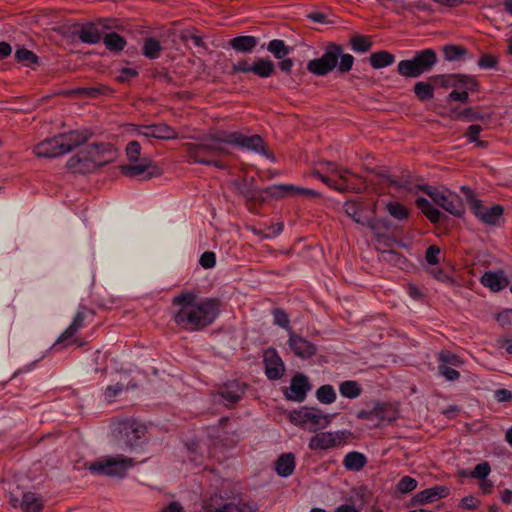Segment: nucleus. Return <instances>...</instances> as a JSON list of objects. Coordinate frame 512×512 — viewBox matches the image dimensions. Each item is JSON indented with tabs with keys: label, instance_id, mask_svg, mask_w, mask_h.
<instances>
[{
	"label": "nucleus",
	"instance_id": "1",
	"mask_svg": "<svg viewBox=\"0 0 512 512\" xmlns=\"http://www.w3.org/2000/svg\"><path fill=\"white\" fill-rule=\"evenodd\" d=\"M171 305L173 321L186 331H199L210 326L219 316L221 309L218 298H202L191 290H184L175 295Z\"/></svg>",
	"mask_w": 512,
	"mask_h": 512
},
{
	"label": "nucleus",
	"instance_id": "2",
	"mask_svg": "<svg viewBox=\"0 0 512 512\" xmlns=\"http://www.w3.org/2000/svg\"><path fill=\"white\" fill-rule=\"evenodd\" d=\"M226 145H229L227 131H218L201 137L197 143H187L185 146L193 163L223 169L225 164L216 158L228 154Z\"/></svg>",
	"mask_w": 512,
	"mask_h": 512
},
{
	"label": "nucleus",
	"instance_id": "3",
	"mask_svg": "<svg viewBox=\"0 0 512 512\" xmlns=\"http://www.w3.org/2000/svg\"><path fill=\"white\" fill-rule=\"evenodd\" d=\"M89 137L90 133L87 131L74 130L43 140L34 147L33 151L37 157L55 158L85 143Z\"/></svg>",
	"mask_w": 512,
	"mask_h": 512
},
{
	"label": "nucleus",
	"instance_id": "4",
	"mask_svg": "<svg viewBox=\"0 0 512 512\" xmlns=\"http://www.w3.org/2000/svg\"><path fill=\"white\" fill-rule=\"evenodd\" d=\"M353 63L354 57L351 54H343L341 46L330 44L320 58L307 63V70L314 75L325 76L338 67L341 73H345L352 69Z\"/></svg>",
	"mask_w": 512,
	"mask_h": 512
},
{
	"label": "nucleus",
	"instance_id": "5",
	"mask_svg": "<svg viewBox=\"0 0 512 512\" xmlns=\"http://www.w3.org/2000/svg\"><path fill=\"white\" fill-rule=\"evenodd\" d=\"M437 63V55L432 49H424L415 53L414 57L398 63V73L408 78H417L429 72Z\"/></svg>",
	"mask_w": 512,
	"mask_h": 512
},
{
	"label": "nucleus",
	"instance_id": "6",
	"mask_svg": "<svg viewBox=\"0 0 512 512\" xmlns=\"http://www.w3.org/2000/svg\"><path fill=\"white\" fill-rule=\"evenodd\" d=\"M290 421L310 432L324 429L330 425L332 416L317 407H301L289 414Z\"/></svg>",
	"mask_w": 512,
	"mask_h": 512
},
{
	"label": "nucleus",
	"instance_id": "7",
	"mask_svg": "<svg viewBox=\"0 0 512 512\" xmlns=\"http://www.w3.org/2000/svg\"><path fill=\"white\" fill-rule=\"evenodd\" d=\"M135 465L134 459L123 455L106 456L89 465L93 474L122 478Z\"/></svg>",
	"mask_w": 512,
	"mask_h": 512
},
{
	"label": "nucleus",
	"instance_id": "8",
	"mask_svg": "<svg viewBox=\"0 0 512 512\" xmlns=\"http://www.w3.org/2000/svg\"><path fill=\"white\" fill-rule=\"evenodd\" d=\"M351 436L352 432L350 430L319 432L310 438L308 446L311 450L340 448L347 444Z\"/></svg>",
	"mask_w": 512,
	"mask_h": 512
},
{
	"label": "nucleus",
	"instance_id": "9",
	"mask_svg": "<svg viewBox=\"0 0 512 512\" xmlns=\"http://www.w3.org/2000/svg\"><path fill=\"white\" fill-rule=\"evenodd\" d=\"M420 189L428 194L436 205L450 214L461 216L464 213L463 202L456 193L449 190L440 191L429 186H421Z\"/></svg>",
	"mask_w": 512,
	"mask_h": 512
},
{
	"label": "nucleus",
	"instance_id": "10",
	"mask_svg": "<svg viewBox=\"0 0 512 512\" xmlns=\"http://www.w3.org/2000/svg\"><path fill=\"white\" fill-rule=\"evenodd\" d=\"M94 311L89 309L84 305H80L77 309V312L67 327V329L59 336L57 342L54 346L59 344H63L64 346H69L73 343H76L77 339H75V335L79 330H81L85 326V322L88 318H93Z\"/></svg>",
	"mask_w": 512,
	"mask_h": 512
},
{
	"label": "nucleus",
	"instance_id": "11",
	"mask_svg": "<svg viewBox=\"0 0 512 512\" xmlns=\"http://www.w3.org/2000/svg\"><path fill=\"white\" fill-rule=\"evenodd\" d=\"M119 441L128 449L140 444L146 434V427L136 420H125L119 424Z\"/></svg>",
	"mask_w": 512,
	"mask_h": 512
},
{
	"label": "nucleus",
	"instance_id": "12",
	"mask_svg": "<svg viewBox=\"0 0 512 512\" xmlns=\"http://www.w3.org/2000/svg\"><path fill=\"white\" fill-rule=\"evenodd\" d=\"M358 419L375 422L380 425L383 422H393L397 419L396 409L387 403L377 402L370 410H360L356 414Z\"/></svg>",
	"mask_w": 512,
	"mask_h": 512
},
{
	"label": "nucleus",
	"instance_id": "13",
	"mask_svg": "<svg viewBox=\"0 0 512 512\" xmlns=\"http://www.w3.org/2000/svg\"><path fill=\"white\" fill-rule=\"evenodd\" d=\"M227 136L230 145L239 146L255 153L267 155L264 140L259 135L246 136L237 131H227Z\"/></svg>",
	"mask_w": 512,
	"mask_h": 512
},
{
	"label": "nucleus",
	"instance_id": "14",
	"mask_svg": "<svg viewBox=\"0 0 512 512\" xmlns=\"http://www.w3.org/2000/svg\"><path fill=\"white\" fill-rule=\"evenodd\" d=\"M471 210L474 215L483 223L487 225H496L503 215L504 209L501 205L496 204L490 208L482 205L481 201L471 197L470 199Z\"/></svg>",
	"mask_w": 512,
	"mask_h": 512
},
{
	"label": "nucleus",
	"instance_id": "15",
	"mask_svg": "<svg viewBox=\"0 0 512 512\" xmlns=\"http://www.w3.org/2000/svg\"><path fill=\"white\" fill-rule=\"evenodd\" d=\"M263 362L268 379L279 380L284 375V362L274 348H268L264 351Z\"/></svg>",
	"mask_w": 512,
	"mask_h": 512
},
{
	"label": "nucleus",
	"instance_id": "16",
	"mask_svg": "<svg viewBox=\"0 0 512 512\" xmlns=\"http://www.w3.org/2000/svg\"><path fill=\"white\" fill-rule=\"evenodd\" d=\"M139 136L146 138H156L160 140H172L179 137L178 132L165 123L140 126L136 130Z\"/></svg>",
	"mask_w": 512,
	"mask_h": 512
},
{
	"label": "nucleus",
	"instance_id": "17",
	"mask_svg": "<svg viewBox=\"0 0 512 512\" xmlns=\"http://www.w3.org/2000/svg\"><path fill=\"white\" fill-rule=\"evenodd\" d=\"M84 150L90 161L95 162V169L110 163L115 156L112 145L107 143L91 144Z\"/></svg>",
	"mask_w": 512,
	"mask_h": 512
},
{
	"label": "nucleus",
	"instance_id": "18",
	"mask_svg": "<svg viewBox=\"0 0 512 512\" xmlns=\"http://www.w3.org/2000/svg\"><path fill=\"white\" fill-rule=\"evenodd\" d=\"M288 345L293 353L302 359L311 358L317 352V348L312 342L293 331H289Z\"/></svg>",
	"mask_w": 512,
	"mask_h": 512
},
{
	"label": "nucleus",
	"instance_id": "19",
	"mask_svg": "<svg viewBox=\"0 0 512 512\" xmlns=\"http://www.w3.org/2000/svg\"><path fill=\"white\" fill-rule=\"evenodd\" d=\"M120 169L121 173L128 177H138L146 174L145 179H150L161 173L160 169L153 165L152 161L149 159H143L142 162L138 164L122 165Z\"/></svg>",
	"mask_w": 512,
	"mask_h": 512
},
{
	"label": "nucleus",
	"instance_id": "20",
	"mask_svg": "<svg viewBox=\"0 0 512 512\" xmlns=\"http://www.w3.org/2000/svg\"><path fill=\"white\" fill-rule=\"evenodd\" d=\"M310 388L308 378L303 374H296L285 392V397L289 400L302 402Z\"/></svg>",
	"mask_w": 512,
	"mask_h": 512
},
{
	"label": "nucleus",
	"instance_id": "21",
	"mask_svg": "<svg viewBox=\"0 0 512 512\" xmlns=\"http://www.w3.org/2000/svg\"><path fill=\"white\" fill-rule=\"evenodd\" d=\"M9 502L13 508L20 507L23 512H40L43 508L42 498L32 492L23 494L21 501L10 493Z\"/></svg>",
	"mask_w": 512,
	"mask_h": 512
},
{
	"label": "nucleus",
	"instance_id": "22",
	"mask_svg": "<svg viewBox=\"0 0 512 512\" xmlns=\"http://www.w3.org/2000/svg\"><path fill=\"white\" fill-rule=\"evenodd\" d=\"M449 489L446 486L438 485L424 489L416 493L412 499V505H424L432 503L438 499L445 498L449 495Z\"/></svg>",
	"mask_w": 512,
	"mask_h": 512
},
{
	"label": "nucleus",
	"instance_id": "23",
	"mask_svg": "<svg viewBox=\"0 0 512 512\" xmlns=\"http://www.w3.org/2000/svg\"><path fill=\"white\" fill-rule=\"evenodd\" d=\"M66 167L72 173H90L95 170V162L90 161L85 150H81L76 155L69 158Z\"/></svg>",
	"mask_w": 512,
	"mask_h": 512
},
{
	"label": "nucleus",
	"instance_id": "24",
	"mask_svg": "<svg viewBox=\"0 0 512 512\" xmlns=\"http://www.w3.org/2000/svg\"><path fill=\"white\" fill-rule=\"evenodd\" d=\"M481 283L491 291L498 292L508 286L509 279L502 270L488 271L482 275Z\"/></svg>",
	"mask_w": 512,
	"mask_h": 512
},
{
	"label": "nucleus",
	"instance_id": "25",
	"mask_svg": "<svg viewBox=\"0 0 512 512\" xmlns=\"http://www.w3.org/2000/svg\"><path fill=\"white\" fill-rule=\"evenodd\" d=\"M269 191L273 196L289 195H300L306 197H318L320 194L313 189L303 188L291 184H280L274 185L269 188Z\"/></svg>",
	"mask_w": 512,
	"mask_h": 512
},
{
	"label": "nucleus",
	"instance_id": "26",
	"mask_svg": "<svg viewBox=\"0 0 512 512\" xmlns=\"http://www.w3.org/2000/svg\"><path fill=\"white\" fill-rule=\"evenodd\" d=\"M345 214L360 225H365L368 215L366 207L355 201H347L343 206Z\"/></svg>",
	"mask_w": 512,
	"mask_h": 512
},
{
	"label": "nucleus",
	"instance_id": "27",
	"mask_svg": "<svg viewBox=\"0 0 512 512\" xmlns=\"http://www.w3.org/2000/svg\"><path fill=\"white\" fill-rule=\"evenodd\" d=\"M295 469V457L292 453L282 454L275 463V470L281 477L290 476Z\"/></svg>",
	"mask_w": 512,
	"mask_h": 512
},
{
	"label": "nucleus",
	"instance_id": "28",
	"mask_svg": "<svg viewBox=\"0 0 512 512\" xmlns=\"http://www.w3.org/2000/svg\"><path fill=\"white\" fill-rule=\"evenodd\" d=\"M77 34L78 38L87 44H96L102 38L99 28L93 23L83 25Z\"/></svg>",
	"mask_w": 512,
	"mask_h": 512
},
{
	"label": "nucleus",
	"instance_id": "29",
	"mask_svg": "<svg viewBox=\"0 0 512 512\" xmlns=\"http://www.w3.org/2000/svg\"><path fill=\"white\" fill-rule=\"evenodd\" d=\"M258 39L254 36H237L230 40V46L237 52H251L257 45Z\"/></svg>",
	"mask_w": 512,
	"mask_h": 512
},
{
	"label": "nucleus",
	"instance_id": "30",
	"mask_svg": "<svg viewBox=\"0 0 512 512\" xmlns=\"http://www.w3.org/2000/svg\"><path fill=\"white\" fill-rule=\"evenodd\" d=\"M365 225L377 238L385 237L391 228L389 221L380 218H372L370 216H368Z\"/></svg>",
	"mask_w": 512,
	"mask_h": 512
},
{
	"label": "nucleus",
	"instance_id": "31",
	"mask_svg": "<svg viewBox=\"0 0 512 512\" xmlns=\"http://www.w3.org/2000/svg\"><path fill=\"white\" fill-rule=\"evenodd\" d=\"M416 206L430 220L431 223L436 224L439 222L441 212L435 208L429 200L423 197H419L416 199Z\"/></svg>",
	"mask_w": 512,
	"mask_h": 512
},
{
	"label": "nucleus",
	"instance_id": "32",
	"mask_svg": "<svg viewBox=\"0 0 512 512\" xmlns=\"http://www.w3.org/2000/svg\"><path fill=\"white\" fill-rule=\"evenodd\" d=\"M366 462L367 460L364 454L352 451L345 456L343 465L347 470L359 471L365 466Z\"/></svg>",
	"mask_w": 512,
	"mask_h": 512
},
{
	"label": "nucleus",
	"instance_id": "33",
	"mask_svg": "<svg viewBox=\"0 0 512 512\" xmlns=\"http://www.w3.org/2000/svg\"><path fill=\"white\" fill-rule=\"evenodd\" d=\"M370 64L374 69H381L390 66L395 61V56L388 51L372 53L369 57Z\"/></svg>",
	"mask_w": 512,
	"mask_h": 512
},
{
	"label": "nucleus",
	"instance_id": "34",
	"mask_svg": "<svg viewBox=\"0 0 512 512\" xmlns=\"http://www.w3.org/2000/svg\"><path fill=\"white\" fill-rule=\"evenodd\" d=\"M257 505L254 503H226L221 507L211 510V512H256Z\"/></svg>",
	"mask_w": 512,
	"mask_h": 512
},
{
	"label": "nucleus",
	"instance_id": "35",
	"mask_svg": "<svg viewBox=\"0 0 512 512\" xmlns=\"http://www.w3.org/2000/svg\"><path fill=\"white\" fill-rule=\"evenodd\" d=\"M275 71L274 63L266 58H259L255 63H253V72L255 75L260 78H268Z\"/></svg>",
	"mask_w": 512,
	"mask_h": 512
},
{
	"label": "nucleus",
	"instance_id": "36",
	"mask_svg": "<svg viewBox=\"0 0 512 512\" xmlns=\"http://www.w3.org/2000/svg\"><path fill=\"white\" fill-rule=\"evenodd\" d=\"M340 394L348 399H355L362 393L361 386L354 380H346L339 385Z\"/></svg>",
	"mask_w": 512,
	"mask_h": 512
},
{
	"label": "nucleus",
	"instance_id": "37",
	"mask_svg": "<svg viewBox=\"0 0 512 512\" xmlns=\"http://www.w3.org/2000/svg\"><path fill=\"white\" fill-rule=\"evenodd\" d=\"M105 47L111 52L122 51L126 46L125 39L116 32L108 33L104 36Z\"/></svg>",
	"mask_w": 512,
	"mask_h": 512
},
{
	"label": "nucleus",
	"instance_id": "38",
	"mask_svg": "<svg viewBox=\"0 0 512 512\" xmlns=\"http://www.w3.org/2000/svg\"><path fill=\"white\" fill-rule=\"evenodd\" d=\"M267 50L276 58L282 59L289 55L292 48L287 46L283 40L274 39L268 43Z\"/></svg>",
	"mask_w": 512,
	"mask_h": 512
},
{
	"label": "nucleus",
	"instance_id": "39",
	"mask_svg": "<svg viewBox=\"0 0 512 512\" xmlns=\"http://www.w3.org/2000/svg\"><path fill=\"white\" fill-rule=\"evenodd\" d=\"M162 46L160 41L149 37L143 43V55L149 59H157L160 56Z\"/></svg>",
	"mask_w": 512,
	"mask_h": 512
},
{
	"label": "nucleus",
	"instance_id": "40",
	"mask_svg": "<svg viewBox=\"0 0 512 512\" xmlns=\"http://www.w3.org/2000/svg\"><path fill=\"white\" fill-rule=\"evenodd\" d=\"M316 398L322 404H331L336 400V392L332 385L326 384L316 390Z\"/></svg>",
	"mask_w": 512,
	"mask_h": 512
},
{
	"label": "nucleus",
	"instance_id": "41",
	"mask_svg": "<svg viewBox=\"0 0 512 512\" xmlns=\"http://www.w3.org/2000/svg\"><path fill=\"white\" fill-rule=\"evenodd\" d=\"M414 93L420 100H429L434 96V88L428 82H417L414 85Z\"/></svg>",
	"mask_w": 512,
	"mask_h": 512
},
{
	"label": "nucleus",
	"instance_id": "42",
	"mask_svg": "<svg viewBox=\"0 0 512 512\" xmlns=\"http://www.w3.org/2000/svg\"><path fill=\"white\" fill-rule=\"evenodd\" d=\"M387 212L397 220H404L408 217L407 208L399 202L390 201L386 204Z\"/></svg>",
	"mask_w": 512,
	"mask_h": 512
},
{
	"label": "nucleus",
	"instance_id": "43",
	"mask_svg": "<svg viewBox=\"0 0 512 512\" xmlns=\"http://www.w3.org/2000/svg\"><path fill=\"white\" fill-rule=\"evenodd\" d=\"M444 57L448 61H456L467 53V50L459 45H446L443 48Z\"/></svg>",
	"mask_w": 512,
	"mask_h": 512
},
{
	"label": "nucleus",
	"instance_id": "44",
	"mask_svg": "<svg viewBox=\"0 0 512 512\" xmlns=\"http://www.w3.org/2000/svg\"><path fill=\"white\" fill-rule=\"evenodd\" d=\"M15 58L18 62L27 66L36 64L38 62V57L36 54L26 48H20L16 50Z\"/></svg>",
	"mask_w": 512,
	"mask_h": 512
},
{
	"label": "nucleus",
	"instance_id": "45",
	"mask_svg": "<svg viewBox=\"0 0 512 512\" xmlns=\"http://www.w3.org/2000/svg\"><path fill=\"white\" fill-rule=\"evenodd\" d=\"M491 473V466L487 461H483L477 464L473 470L469 472V477L473 479H483L489 476Z\"/></svg>",
	"mask_w": 512,
	"mask_h": 512
},
{
	"label": "nucleus",
	"instance_id": "46",
	"mask_svg": "<svg viewBox=\"0 0 512 512\" xmlns=\"http://www.w3.org/2000/svg\"><path fill=\"white\" fill-rule=\"evenodd\" d=\"M351 47L355 52H366L371 48V41L367 36L357 35L351 39Z\"/></svg>",
	"mask_w": 512,
	"mask_h": 512
},
{
	"label": "nucleus",
	"instance_id": "47",
	"mask_svg": "<svg viewBox=\"0 0 512 512\" xmlns=\"http://www.w3.org/2000/svg\"><path fill=\"white\" fill-rule=\"evenodd\" d=\"M272 315L274 318V324L280 326L281 328L289 331H292L290 328V320L288 314L279 308L273 309Z\"/></svg>",
	"mask_w": 512,
	"mask_h": 512
},
{
	"label": "nucleus",
	"instance_id": "48",
	"mask_svg": "<svg viewBox=\"0 0 512 512\" xmlns=\"http://www.w3.org/2000/svg\"><path fill=\"white\" fill-rule=\"evenodd\" d=\"M417 485L418 482L415 478H412L410 476H404L398 481L396 487L400 493L407 494L415 490L417 488Z\"/></svg>",
	"mask_w": 512,
	"mask_h": 512
},
{
	"label": "nucleus",
	"instance_id": "49",
	"mask_svg": "<svg viewBox=\"0 0 512 512\" xmlns=\"http://www.w3.org/2000/svg\"><path fill=\"white\" fill-rule=\"evenodd\" d=\"M482 127L478 124L470 125L467 129L466 136L471 143H475L478 147H486L487 143L478 139Z\"/></svg>",
	"mask_w": 512,
	"mask_h": 512
},
{
	"label": "nucleus",
	"instance_id": "50",
	"mask_svg": "<svg viewBox=\"0 0 512 512\" xmlns=\"http://www.w3.org/2000/svg\"><path fill=\"white\" fill-rule=\"evenodd\" d=\"M243 390L238 384L231 385L222 392V397L229 403H235L240 400Z\"/></svg>",
	"mask_w": 512,
	"mask_h": 512
},
{
	"label": "nucleus",
	"instance_id": "51",
	"mask_svg": "<svg viewBox=\"0 0 512 512\" xmlns=\"http://www.w3.org/2000/svg\"><path fill=\"white\" fill-rule=\"evenodd\" d=\"M312 176L313 177H316L317 179H319L321 182H323L325 185H327L328 187L334 189V190H337V191H340V192H343L347 189V185L344 187V186H340L338 185L334 180H332L330 177L324 175L322 172H320V170H313L312 172Z\"/></svg>",
	"mask_w": 512,
	"mask_h": 512
},
{
	"label": "nucleus",
	"instance_id": "52",
	"mask_svg": "<svg viewBox=\"0 0 512 512\" xmlns=\"http://www.w3.org/2000/svg\"><path fill=\"white\" fill-rule=\"evenodd\" d=\"M438 360L441 362L440 365H452V366H460L462 361L460 358L449 351H442L438 355Z\"/></svg>",
	"mask_w": 512,
	"mask_h": 512
},
{
	"label": "nucleus",
	"instance_id": "53",
	"mask_svg": "<svg viewBox=\"0 0 512 512\" xmlns=\"http://www.w3.org/2000/svg\"><path fill=\"white\" fill-rule=\"evenodd\" d=\"M141 145L137 141H131L126 146V155L134 163L140 160Z\"/></svg>",
	"mask_w": 512,
	"mask_h": 512
},
{
	"label": "nucleus",
	"instance_id": "54",
	"mask_svg": "<svg viewBox=\"0 0 512 512\" xmlns=\"http://www.w3.org/2000/svg\"><path fill=\"white\" fill-rule=\"evenodd\" d=\"M321 165H327V166H331L333 167V171L335 172V174L345 183L343 186L345 187L346 185L348 186V176L349 175H352V172L347 169V168H340L338 167V165L336 163H333V162H325V163H322Z\"/></svg>",
	"mask_w": 512,
	"mask_h": 512
},
{
	"label": "nucleus",
	"instance_id": "55",
	"mask_svg": "<svg viewBox=\"0 0 512 512\" xmlns=\"http://www.w3.org/2000/svg\"><path fill=\"white\" fill-rule=\"evenodd\" d=\"M200 265L205 269L213 268L216 264V256L214 252H204L199 260Z\"/></svg>",
	"mask_w": 512,
	"mask_h": 512
},
{
	"label": "nucleus",
	"instance_id": "56",
	"mask_svg": "<svg viewBox=\"0 0 512 512\" xmlns=\"http://www.w3.org/2000/svg\"><path fill=\"white\" fill-rule=\"evenodd\" d=\"M439 255H440L439 247H437L435 245H431L426 250L425 259L429 264L435 265L439 262Z\"/></svg>",
	"mask_w": 512,
	"mask_h": 512
},
{
	"label": "nucleus",
	"instance_id": "57",
	"mask_svg": "<svg viewBox=\"0 0 512 512\" xmlns=\"http://www.w3.org/2000/svg\"><path fill=\"white\" fill-rule=\"evenodd\" d=\"M480 505V501L472 495L463 497L459 502V507L467 510H474Z\"/></svg>",
	"mask_w": 512,
	"mask_h": 512
},
{
	"label": "nucleus",
	"instance_id": "58",
	"mask_svg": "<svg viewBox=\"0 0 512 512\" xmlns=\"http://www.w3.org/2000/svg\"><path fill=\"white\" fill-rule=\"evenodd\" d=\"M438 369L440 374L444 376L448 381H455L460 377V374L457 370L447 365H439Z\"/></svg>",
	"mask_w": 512,
	"mask_h": 512
},
{
	"label": "nucleus",
	"instance_id": "59",
	"mask_svg": "<svg viewBox=\"0 0 512 512\" xmlns=\"http://www.w3.org/2000/svg\"><path fill=\"white\" fill-rule=\"evenodd\" d=\"M497 63V58L488 54L482 55L478 61L479 67L483 69L495 68L497 66Z\"/></svg>",
	"mask_w": 512,
	"mask_h": 512
},
{
	"label": "nucleus",
	"instance_id": "60",
	"mask_svg": "<svg viewBox=\"0 0 512 512\" xmlns=\"http://www.w3.org/2000/svg\"><path fill=\"white\" fill-rule=\"evenodd\" d=\"M123 389L124 386L120 383L110 385L105 390V398L108 401H112Z\"/></svg>",
	"mask_w": 512,
	"mask_h": 512
},
{
	"label": "nucleus",
	"instance_id": "61",
	"mask_svg": "<svg viewBox=\"0 0 512 512\" xmlns=\"http://www.w3.org/2000/svg\"><path fill=\"white\" fill-rule=\"evenodd\" d=\"M248 73L253 72V64H249L247 61H239L232 66V73Z\"/></svg>",
	"mask_w": 512,
	"mask_h": 512
},
{
	"label": "nucleus",
	"instance_id": "62",
	"mask_svg": "<svg viewBox=\"0 0 512 512\" xmlns=\"http://www.w3.org/2000/svg\"><path fill=\"white\" fill-rule=\"evenodd\" d=\"M494 483L488 477L479 480V490L483 495H489L493 492Z\"/></svg>",
	"mask_w": 512,
	"mask_h": 512
},
{
	"label": "nucleus",
	"instance_id": "63",
	"mask_svg": "<svg viewBox=\"0 0 512 512\" xmlns=\"http://www.w3.org/2000/svg\"><path fill=\"white\" fill-rule=\"evenodd\" d=\"M496 345L500 349H504L508 354L512 355V338L502 337L496 340Z\"/></svg>",
	"mask_w": 512,
	"mask_h": 512
},
{
	"label": "nucleus",
	"instance_id": "64",
	"mask_svg": "<svg viewBox=\"0 0 512 512\" xmlns=\"http://www.w3.org/2000/svg\"><path fill=\"white\" fill-rule=\"evenodd\" d=\"M495 398L498 402L512 401V391L507 389H498L495 391Z\"/></svg>",
	"mask_w": 512,
	"mask_h": 512
}]
</instances>
